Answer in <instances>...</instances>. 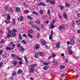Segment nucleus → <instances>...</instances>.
Returning a JSON list of instances; mask_svg holds the SVG:
<instances>
[{
    "label": "nucleus",
    "instance_id": "nucleus-1",
    "mask_svg": "<svg viewBox=\"0 0 80 80\" xmlns=\"http://www.w3.org/2000/svg\"><path fill=\"white\" fill-rule=\"evenodd\" d=\"M67 27V24H63L62 25H61L59 27V30L61 31L63 28H65V27Z\"/></svg>",
    "mask_w": 80,
    "mask_h": 80
},
{
    "label": "nucleus",
    "instance_id": "nucleus-2",
    "mask_svg": "<svg viewBox=\"0 0 80 80\" xmlns=\"http://www.w3.org/2000/svg\"><path fill=\"white\" fill-rule=\"evenodd\" d=\"M46 2L47 3H50L51 5H54L55 4L54 0H46Z\"/></svg>",
    "mask_w": 80,
    "mask_h": 80
},
{
    "label": "nucleus",
    "instance_id": "nucleus-3",
    "mask_svg": "<svg viewBox=\"0 0 80 80\" xmlns=\"http://www.w3.org/2000/svg\"><path fill=\"white\" fill-rule=\"evenodd\" d=\"M12 46L13 47L11 48L10 47H8V46L6 48V50H13L15 48V45L13 44L12 45Z\"/></svg>",
    "mask_w": 80,
    "mask_h": 80
},
{
    "label": "nucleus",
    "instance_id": "nucleus-4",
    "mask_svg": "<svg viewBox=\"0 0 80 80\" xmlns=\"http://www.w3.org/2000/svg\"><path fill=\"white\" fill-rule=\"evenodd\" d=\"M7 30L8 31V32H13L14 33H15V32H17V29L15 30L14 28L12 29V30H10L9 28H7Z\"/></svg>",
    "mask_w": 80,
    "mask_h": 80
},
{
    "label": "nucleus",
    "instance_id": "nucleus-5",
    "mask_svg": "<svg viewBox=\"0 0 80 80\" xmlns=\"http://www.w3.org/2000/svg\"><path fill=\"white\" fill-rule=\"evenodd\" d=\"M38 5H39V6H43L44 7L45 6H46V4L44 3V2H41L38 4Z\"/></svg>",
    "mask_w": 80,
    "mask_h": 80
},
{
    "label": "nucleus",
    "instance_id": "nucleus-6",
    "mask_svg": "<svg viewBox=\"0 0 80 80\" xmlns=\"http://www.w3.org/2000/svg\"><path fill=\"white\" fill-rule=\"evenodd\" d=\"M8 32H9L11 34H12V37H16V34H15V32H12L11 31H8Z\"/></svg>",
    "mask_w": 80,
    "mask_h": 80
},
{
    "label": "nucleus",
    "instance_id": "nucleus-7",
    "mask_svg": "<svg viewBox=\"0 0 80 80\" xmlns=\"http://www.w3.org/2000/svg\"><path fill=\"white\" fill-rule=\"evenodd\" d=\"M34 57L36 58H38V57H39V56H38V52H37L34 55Z\"/></svg>",
    "mask_w": 80,
    "mask_h": 80
},
{
    "label": "nucleus",
    "instance_id": "nucleus-8",
    "mask_svg": "<svg viewBox=\"0 0 80 80\" xmlns=\"http://www.w3.org/2000/svg\"><path fill=\"white\" fill-rule=\"evenodd\" d=\"M70 43L71 45L74 44V43H75V39H74L72 38L71 40Z\"/></svg>",
    "mask_w": 80,
    "mask_h": 80
},
{
    "label": "nucleus",
    "instance_id": "nucleus-9",
    "mask_svg": "<svg viewBox=\"0 0 80 80\" xmlns=\"http://www.w3.org/2000/svg\"><path fill=\"white\" fill-rule=\"evenodd\" d=\"M29 66H30L31 68H35V67H36V66H37V65L35 64H34L32 65H30Z\"/></svg>",
    "mask_w": 80,
    "mask_h": 80
},
{
    "label": "nucleus",
    "instance_id": "nucleus-10",
    "mask_svg": "<svg viewBox=\"0 0 80 80\" xmlns=\"http://www.w3.org/2000/svg\"><path fill=\"white\" fill-rule=\"evenodd\" d=\"M22 70L21 69H19L17 72V73L18 74H21L22 73Z\"/></svg>",
    "mask_w": 80,
    "mask_h": 80
},
{
    "label": "nucleus",
    "instance_id": "nucleus-11",
    "mask_svg": "<svg viewBox=\"0 0 80 80\" xmlns=\"http://www.w3.org/2000/svg\"><path fill=\"white\" fill-rule=\"evenodd\" d=\"M40 48V46L38 44H36L34 47V49H38Z\"/></svg>",
    "mask_w": 80,
    "mask_h": 80
},
{
    "label": "nucleus",
    "instance_id": "nucleus-12",
    "mask_svg": "<svg viewBox=\"0 0 80 80\" xmlns=\"http://www.w3.org/2000/svg\"><path fill=\"white\" fill-rule=\"evenodd\" d=\"M9 15H10V14H8L7 15V21H8V20H10V19L11 18H10V16Z\"/></svg>",
    "mask_w": 80,
    "mask_h": 80
},
{
    "label": "nucleus",
    "instance_id": "nucleus-13",
    "mask_svg": "<svg viewBox=\"0 0 80 80\" xmlns=\"http://www.w3.org/2000/svg\"><path fill=\"white\" fill-rule=\"evenodd\" d=\"M63 16L66 19H67L68 18L67 17V14H66V13L65 12H64L63 13Z\"/></svg>",
    "mask_w": 80,
    "mask_h": 80
},
{
    "label": "nucleus",
    "instance_id": "nucleus-14",
    "mask_svg": "<svg viewBox=\"0 0 80 80\" xmlns=\"http://www.w3.org/2000/svg\"><path fill=\"white\" fill-rule=\"evenodd\" d=\"M16 57L17 59L18 60H20V61H21V60H23V59H22V58H20L18 56H16Z\"/></svg>",
    "mask_w": 80,
    "mask_h": 80
},
{
    "label": "nucleus",
    "instance_id": "nucleus-15",
    "mask_svg": "<svg viewBox=\"0 0 80 80\" xmlns=\"http://www.w3.org/2000/svg\"><path fill=\"white\" fill-rule=\"evenodd\" d=\"M12 37V35L10 34V32H8V33L7 34V38H9L10 37Z\"/></svg>",
    "mask_w": 80,
    "mask_h": 80
},
{
    "label": "nucleus",
    "instance_id": "nucleus-16",
    "mask_svg": "<svg viewBox=\"0 0 80 80\" xmlns=\"http://www.w3.org/2000/svg\"><path fill=\"white\" fill-rule=\"evenodd\" d=\"M20 49L19 50V51H22V52H23L24 51V50H25V49L23 48V46H21V47H20Z\"/></svg>",
    "mask_w": 80,
    "mask_h": 80
},
{
    "label": "nucleus",
    "instance_id": "nucleus-17",
    "mask_svg": "<svg viewBox=\"0 0 80 80\" xmlns=\"http://www.w3.org/2000/svg\"><path fill=\"white\" fill-rule=\"evenodd\" d=\"M60 46V43L59 42H58L56 44V47L57 48H59Z\"/></svg>",
    "mask_w": 80,
    "mask_h": 80
},
{
    "label": "nucleus",
    "instance_id": "nucleus-18",
    "mask_svg": "<svg viewBox=\"0 0 80 80\" xmlns=\"http://www.w3.org/2000/svg\"><path fill=\"white\" fill-rule=\"evenodd\" d=\"M18 37H19V40H22V35L21 34H19L18 35Z\"/></svg>",
    "mask_w": 80,
    "mask_h": 80
},
{
    "label": "nucleus",
    "instance_id": "nucleus-19",
    "mask_svg": "<svg viewBox=\"0 0 80 80\" xmlns=\"http://www.w3.org/2000/svg\"><path fill=\"white\" fill-rule=\"evenodd\" d=\"M21 43H23L25 45H27V42H26L25 40H22L21 41Z\"/></svg>",
    "mask_w": 80,
    "mask_h": 80
},
{
    "label": "nucleus",
    "instance_id": "nucleus-20",
    "mask_svg": "<svg viewBox=\"0 0 80 80\" xmlns=\"http://www.w3.org/2000/svg\"><path fill=\"white\" fill-rule=\"evenodd\" d=\"M49 68H48V66H46L44 67L43 68V69L44 71H45L47 70H48V69Z\"/></svg>",
    "mask_w": 80,
    "mask_h": 80
},
{
    "label": "nucleus",
    "instance_id": "nucleus-21",
    "mask_svg": "<svg viewBox=\"0 0 80 80\" xmlns=\"http://www.w3.org/2000/svg\"><path fill=\"white\" fill-rule=\"evenodd\" d=\"M33 71H34V68H32L29 70V73H32L33 72Z\"/></svg>",
    "mask_w": 80,
    "mask_h": 80
},
{
    "label": "nucleus",
    "instance_id": "nucleus-22",
    "mask_svg": "<svg viewBox=\"0 0 80 80\" xmlns=\"http://www.w3.org/2000/svg\"><path fill=\"white\" fill-rule=\"evenodd\" d=\"M28 37H30L31 38H33V36L30 33H28Z\"/></svg>",
    "mask_w": 80,
    "mask_h": 80
},
{
    "label": "nucleus",
    "instance_id": "nucleus-23",
    "mask_svg": "<svg viewBox=\"0 0 80 80\" xmlns=\"http://www.w3.org/2000/svg\"><path fill=\"white\" fill-rule=\"evenodd\" d=\"M42 44L43 45H46V44H47V42L45 41H43L42 42Z\"/></svg>",
    "mask_w": 80,
    "mask_h": 80
},
{
    "label": "nucleus",
    "instance_id": "nucleus-24",
    "mask_svg": "<svg viewBox=\"0 0 80 80\" xmlns=\"http://www.w3.org/2000/svg\"><path fill=\"white\" fill-rule=\"evenodd\" d=\"M60 69H63V68H65V66L64 65H61L60 67Z\"/></svg>",
    "mask_w": 80,
    "mask_h": 80
},
{
    "label": "nucleus",
    "instance_id": "nucleus-25",
    "mask_svg": "<svg viewBox=\"0 0 80 80\" xmlns=\"http://www.w3.org/2000/svg\"><path fill=\"white\" fill-rule=\"evenodd\" d=\"M12 22H13V24L14 25H15V23H16V21H17V20H16V19H15V18H13L12 19Z\"/></svg>",
    "mask_w": 80,
    "mask_h": 80
},
{
    "label": "nucleus",
    "instance_id": "nucleus-26",
    "mask_svg": "<svg viewBox=\"0 0 80 80\" xmlns=\"http://www.w3.org/2000/svg\"><path fill=\"white\" fill-rule=\"evenodd\" d=\"M58 7H60V9H61V10H62L64 8V7H63V6H62L61 5H59Z\"/></svg>",
    "mask_w": 80,
    "mask_h": 80
},
{
    "label": "nucleus",
    "instance_id": "nucleus-27",
    "mask_svg": "<svg viewBox=\"0 0 80 80\" xmlns=\"http://www.w3.org/2000/svg\"><path fill=\"white\" fill-rule=\"evenodd\" d=\"M65 6H66V7H70V4L68 3H66L65 4Z\"/></svg>",
    "mask_w": 80,
    "mask_h": 80
},
{
    "label": "nucleus",
    "instance_id": "nucleus-28",
    "mask_svg": "<svg viewBox=\"0 0 80 80\" xmlns=\"http://www.w3.org/2000/svg\"><path fill=\"white\" fill-rule=\"evenodd\" d=\"M24 58L25 61H26L27 63H28V59H27V57H26V56H25L24 57Z\"/></svg>",
    "mask_w": 80,
    "mask_h": 80
},
{
    "label": "nucleus",
    "instance_id": "nucleus-29",
    "mask_svg": "<svg viewBox=\"0 0 80 80\" xmlns=\"http://www.w3.org/2000/svg\"><path fill=\"white\" fill-rule=\"evenodd\" d=\"M31 27L32 28H35L36 27H37V26L34 25V24H32L31 25Z\"/></svg>",
    "mask_w": 80,
    "mask_h": 80
},
{
    "label": "nucleus",
    "instance_id": "nucleus-30",
    "mask_svg": "<svg viewBox=\"0 0 80 80\" xmlns=\"http://www.w3.org/2000/svg\"><path fill=\"white\" fill-rule=\"evenodd\" d=\"M13 65L14 66L17 65V61H14L13 62Z\"/></svg>",
    "mask_w": 80,
    "mask_h": 80
},
{
    "label": "nucleus",
    "instance_id": "nucleus-31",
    "mask_svg": "<svg viewBox=\"0 0 80 80\" xmlns=\"http://www.w3.org/2000/svg\"><path fill=\"white\" fill-rule=\"evenodd\" d=\"M16 75H17V72L16 71H15L12 73V76H13V77H15V76Z\"/></svg>",
    "mask_w": 80,
    "mask_h": 80
},
{
    "label": "nucleus",
    "instance_id": "nucleus-32",
    "mask_svg": "<svg viewBox=\"0 0 80 80\" xmlns=\"http://www.w3.org/2000/svg\"><path fill=\"white\" fill-rule=\"evenodd\" d=\"M7 57V53H5L4 54V55H3V58H6V57Z\"/></svg>",
    "mask_w": 80,
    "mask_h": 80
},
{
    "label": "nucleus",
    "instance_id": "nucleus-33",
    "mask_svg": "<svg viewBox=\"0 0 80 80\" xmlns=\"http://www.w3.org/2000/svg\"><path fill=\"white\" fill-rule=\"evenodd\" d=\"M56 22V19H54L52 21V24H54V23H55V22Z\"/></svg>",
    "mask_w": 80,
    "mask_h": 80
},
{
    "label": "nucleus",
    "instance_id": "nucleus-34",
    "mask_svg": "<svg viewBox=\"0 0 80 80\" xmlns=\"http://www.w3.org/2000/svg\"><path fill=\"white\" fill-rule=\"evenodd\" d=\"M16 12H19L20 11V9L19 8H16Z\"/></svg>",
    "mask_w": 80,
    "mask_h": 80
},
{
    "label": "nucleus",
    "instance_id": "nucleus-35",
    "mask_svg": "<svg viewBox=\"0 0 80 80\" xmlns=\"http://www.w3.org/2000/svg\"><path fill=\"white\" fill-rule=\"evenodd\" d=\"M27 17V18H29V19H30L31 20H33V18L31 16H28Z\"/></svg>",
    "mask_w": 80,
    "mask_h": 80
},
{
    "label": "nucleus",
    "instance_id": "nucleus-36",
    "mask_svg": "<svg viewBox=\"0 0 80 80\" xmlns=\"http://www.w3.org/2000/svg\"><path fill=\"white\" fill-rule=\"evenodd\" d=\"M54 27H55V26L53 25V24H51V28H53Z\"/></svg>",
    "mask_w": 80,
    "mask_h": 80
},
{
    "label": "nucleus",
    "instance_id": "nucleus-37",
    "mask_svg": "<svg viewBox=\"0 0 80 80\" xmlns=\"http://www.w3.org/2000/svg\"><path fill=\"white\" fill-rule=\"evenodd\" d=\"M11 56L12 57V58H13V57H16V54H12Z\"/></svg>",
    "mask_w": 80,
    "mask_h": 80
},
{
    "label": "nucleus",
    "instance_id": "nucleus-38",
    "mask_svg": "<svg viewBox=\"0 0 80 80\" xmlns=\"http://www.w3.org/2000/svg\"><path fill=\"white\" fill-rule=\"evenodd\" d=\"M68 53L69 54H70V55H71V54H72V53H73V51H72V50L69 51Z\"/></svg>",
    "mask_w": 80,
    "mask_h": 80
},
{
    "label": "nucleus",
    "instance_id": "nucleus-39",
    "mask_svg": "<svg viewBox=\"0 0 80 80\" xmlns=\"http://www.w3.org/2000/svg\"><path fill=\"white\" fill-rule=\"evenodd\" d=\"M28 32L32 34L33 33V30L32 29H30L28 31Z\"/></svg>",
    "mask_w": 80,
    "mask_h": 80
},
{
    "label": "nucleus",
    "instance_id": "nucleus-40",
    "mask_svg": "<svg viewBox=\"0 0 80 80\" xmlns=\"http://www.w3.org/2000/svg\"><path fill=\"white\" fill-rule=\"evenodd\" d=\"M35 22L36 23H37L38 24H40V21L39 20H37L35 21Z\"/></svg>",
    "mask_w": 80,
    "mask_h": 80
},
{
    "label": "nucleus",
    "instance_id": "nucleus-41",
    "mask_svg": "<svg viewBox=\"0 0 80 80\" xmlns=\"http://www.w3.org/2000/svg\"><path fill=\"white\" fill-rule=\"evenodd\" d=\"M4 8H5V9L6 10H7L8 9V6L6 5L5 7Z\"/></svg>",
    "mask_w": 80,
    "mask_h": 80
},
{
    "label": "nucleus",
    "instance_id": "nucleus-42",
    "mask_svg": "<svg viewBox=\"0 0 80 80\" xmlns=\"http://www.w3.org/2000/svg\"><path fill=\"white\" fill-rule=\"evenodd\" d=\"M33 14L34 15H38V13H37V12H32Z\"/></svg>",
    "mask_w": 80,
    "mask_h": 80
},
{
    "label": "nucleus",
    "instance_id": "nucleus-43",
    "mask_svg": "<svg viewBox=\"0 0 80 80\" xmlns=\"http://www.w3.org/2000/svg\"><path fill=\"white\" fill-rule=\"evenodd\" d=\"M20 20H21V21H23V16H20Z\"/></svg>",
    "mask_w": 80,
    "mask_h": 80
},
{
    "label": "nucleus",
    "instance_id": "nucleus-44",
    "mask_svg": "<svg viewBox=\"0 0 80 80\" xmlns=\"http://www.w3.org/2000/svg\"><path fill=\"white\" fill-rule=\"evenodd\" d=\"M47 13L49 14V15L50 16V9H49L47 12Z\"/></svg>",
    "mask_w": 80,
    "mask_h": 80
},
{
    "label": "nucleus",
    "instance_id": "nucleus-45",
    "mask_svg": "<svg viewBox=\"0 0 80 80\" xmlns=\"http://www.w3.org/2000/svg\"><path fill=\"white\" fill-rule=\"evenodd\" d=\"M38 53V54L40 56H42V52H39Z\"/></svg>",
    "mask_w": 80,
    "mask_h": 80
},
{
    "label": "nucleus",
    "instance_id": "nucleus-46",
    "mask_svg": "<svg viewBox=\"0 0 80 80\" xmlns=\"http://www.w3.org/2000/svg\"><path fill=\"white\" fill-rule=\"evenodd\" d=\"M28 12H29V11H28V10H27L24 11V13H28Z\"/></svg>",
    "mask_w": 80,
    "mask_h": 80
},
{
    "label": "nucleus",
    "instance_id": "nucleus-47",
    "mask_svg": "<svg viewBox=\"0 0 80 80\" xmlns=\"http://www.w3.org/2000/svg\"><path fill=\"white\" fill-rule=\"evenodd\" d=\"M5 22L6 23H7V24H8V23H10L11 21H9L8 22H7V20H6V21H5Z\"/></svg>",
    "mask_w": 80,
    "mask_h": 80
},
{
    "label": "nucleus",
    "instance_id": "nucleus-48",
    "mask_svg": "<svg viewBox=\"0 0 80 80\" xmlns=\"http://www.w3.org/2000/svg\"><path fill=\"white\" fill-rule=\"evenodd\" d=\"M52 36L50 35L49 36V40H51L52 38H53V37H52Z\"/></svg>",
    "mask_w": 80,
    "mask_h": 80
},
{
    "label": "nucleus",
    "instance_id": "nucleus-49",
    "mask_svg": "<svg viewBox=\"0 0 80 80\" xmlns=\"http://www.w3.org/2000/svg\"><path fill=\"white\" fill-rule=\"evenodd\" d=\"M43 12L42 10H41L39 11L40 14H43Z\"/></svg>",
    "mask_w": 80,
    "mask_h": 80
},
{
    "label": "nucleus",
    "instance_id": "nucleus-50",
    "mask_svg": "<svg viewBox=\"0 0 80 80\" xmlns=\"http://www.w3.org/2000/svg\"><path fill=\"white\" fill-rule=\"evenodd\" d=\"M2 65H3V62H0V67H2Z\"/></svg>",
    "mask_w": 80,
    "mask_h": 80
},
{
    "label": "nucleus",
    "instance_id": "nucleus-51",
    "mask_svg": "<svg viewBox=\"0 0 80 80\" xmlns=\"http://www.w3.org/2000/svg\"><path fill=\"white\" fill-rule=\"evenodd\" d=\"M68 49L69 51H70V50H71L72 49V46H69V47Z\"/></svg>",
    "mask_w": 80,
    "mask_h": 80
},
{
    "label": "nucleus",
    "instance_id": "nucleus-52",
    "mask_svg": "<svg viewBox=\"0 0 80 80\" xmlns=\"http://www.w3.org/2000/svg\"><path fill=\"white\" fill-rule=\"evenodd\" d=\"M76 22L78 24V25H80V21H77Z\"/></svg>",
    "mask_w": 80,
    "mask_h": 80
},
{
    "label": "nucleus",
    "instance_id": "nucleus-53",
    "mask_svg": "<svg viewBox=\"0 0 80 80\" xmlns=\"http://www.w3.org/2000/svg\"><path fill=\"white\" fill-rule=\"evenodd\" d=\"M23 37H25V38H27V35L26 34H23Z\"/></svg>",
    "mask_w": 80,
    "mask_h": 80
},
{
    "label": "nucleus",
    "instance_id": "nucleus-54",
    "mask_svg": "<svg viewBox=\"0 0 80 80\" xmlns=\"http://www.w3.org/2000/svg\"><path fill=\"white\" fill-rule=\"evenodd\" d=\"M2 53H3V50H1L0 51V55H2Z\"/></svg>",
    "mask_w": 80,
    "mask_h": 80
},
{
    "label": "nucleus",
    "instance_id": "nucleus-55",
    "mask_svg": "<svg viewBox=\"0 0 80 80\" xmlns=\"http://www.w3.org/2000/svg\"><path fill=\"white\" fill-rule=\"evenodd\" d=\"M41 27L43 30H44L45 29V28H44V26H43V25L41 24Z\"/></svg>",
    "mask_w": 80,
    "mask_h": 80
},
{
    "label": "nucleus",
    "instance_id": "nucleus-56",
    "mask_svg": "<svg viewBox=\"0 0 80 80\" xmlns=\"http://www.w3.org/2000/svg\"><path fill=\"white\" fill-rule=\"evenodd\" d=\"M37 38H39L40 37V33H38L37 34Z\"/></svg>",
    "mask_w": 80,
    "mask_h": 80
},
{
    "label": "nucleus",
    "instance_id": "nucleus-57",
    "mask_svg": "<svg viewBox=\"0 0 80 80\" xmlns=\"http://www.w3.org/2000/svg\"><path fill=\"white\" fill-rule=\"evenodd\" d=\"M23 5L24 7H26V2H23Z\"/></svg>",
    "mask_w": 80,
    "mask_h": 80
},
{
    "label": "nucleus",
    "instance_id": "nucleus-58",
    "mask_svg": "<svg viewBox=\"0 0 80 80\" xmlns=\"http://www.w3.org/2000/svg\"><path fill=\"white\" fill-rule=\"evenodd\" d=\"M77 32L79 34H80V29H78L77 31Z\"/></svg>",
    "mask_w": 80,
    "mask_h": 80
},
{
    "label": "nucleus",
    "instance_id": "nucleus-59",
    "mask_svg": "<svg viewBox=\"0 0 80 80\" xmlns=\"http://www.w3.org/2000/svg\"><path fill=\"white\" fill-rule=\"evenodd\" d=\"M56 55L55 53L52 54V57H55Z\"/></svg>",
    "mask_w": 80,
    "mask_h": 80
},
{
    "label": "nucleus",
    "instance_id": "nucleus-60",
    "mask_svg": "<svg viewBox=\"0 0 80 80\" xmlns=\"http://www.w3.org/2000/svg\"><path fill=\"white\" fill-rule=\"evenodd\" d=\"M43 65H48V63L47 62H46L44 63H43Z\"/></svg>",
    "mask_w": 80,
    "mask_h": 80
},
{
    "label": "nucleus",
    "instance_id": "nucleus-61",
    "mask_svg": "<svg viewBox=\"0 0 80 80\" xmlns=\"http://www.w3.org/2000/svg\"><path fill=\"white\" fill-rule=\"evenodd\" d=\"M79 38H80V36L79 37ZM77 40L79 43H80V39H79V38H77Z\"/></svg>",
    "mask_w": 80,
    "mask_h": 80
},
{
    "label": "nucleus",
    "instance_id": "nucleus-62",
    "mask_svg": "<svg viewBox=\"0 0 80 80\" xmlns=\"http://www.w3.org/2000/svg\"><path fill=\"white\" fill-rule=\"evenodd\" d=\"M20 46H21V47L22 46H21V44H18L17 47L18 48H20V47H20Z\"/></svg>",
    "mask_w": 80,
    "mask_h": 80
},
{
    "label": "nucleus",
    "instance_id": "nucleus-63",
    "mask_svg": "<svg viewBox=\"0 0 80 80\" xmlns=\"http://www.w3.org/2000/svg\"><path fill=\"white\" fill-rule=\"evenodd\" d=\"M10 10L11 12H13V10L12 8H10Z\"/></svg>",
    "mask_w": 80,
    "mask_h": 80
},
{
    "label": "nucleus",
    "instance_id": "nucleus-64",
    "mask_svg": "<svg viewBox=\"0 0 80 80\" xmlns=\"http://www.w3.org/2000/svg\"><path fill=\"white\" fill-rule=\"evenodd\" d=\"M77 15L78 17H80V14L79 13H78Z\"/></svg>",
    "mask_w": 80,
    "mask_h": 80
}]
</instances>
